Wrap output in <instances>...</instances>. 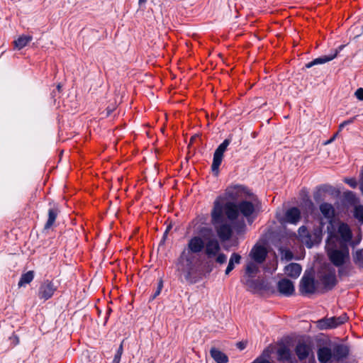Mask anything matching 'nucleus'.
I'll return each mask as SVG.
<instances>
[{"mask_svg":"<svg viewBox=\"0 0 363 363\" xmlns=\"http://www.w3.org/2000/svg\"><path fill=\"white\" fill-rule=\"evenodd\" d=\"M240 260H241V256L239 254L233 253L229 259L228 264L225 269V274L226 275L229 274L230 272L231 271H233V269H234L235 264H239L240 262Z\"/></svg>","mask_w":363,"mask_h":363,"instance_id":"a878e982","label":"nucleus"},{"mask_svg":"<svg viewBox=\"0 0 363 363\" xmlns=\"http://www.w3.org/2000/svg\"><path fill=\"white\" fill-rule=\"evenodd\" d=\"M338 233L340 235V238H339L337 235H335L339 241H335V244L337 245H341V242L344 246H347L346 243L349 241H350L352 238V233L349 228V227L345 224H341L339 226L338 228Z\"/></svg>","mask_w":363,"mask_h":363,"instance_id":"dca6fc26","label":"nucleus"},{"mask_svg":"<svg viewBox=\"0 0 363 363\" xmlns=\"http://www.w3.org/2000/svg\"><path fill=\"white\" fill-rule=\"evenodd\" d=\"M301 271V266L298 263H290L284 269V274L294 279L300 276Z\"/></svg>","mask_w":363,"mask_h":363,"instance_id":"a211bd4d","label":"nucleus"},{"mask_svg":"<svg viewBox=\"0 0 363 363\" xmlns=\"http://www.w3.org/2000/svg\"><path fill=\"white\" fill-rule=\"evenodd\" d=\"M218 236L222 241L228 240L232 235L231 225L224 220L218 224L214 225Z\"/></svg>","mask_w":363,"mask_h":363,"instance_id":"f8f14e48","label":"nucleus"},{"mask_svg":"<svg viewBox=\"0 0 363 363\" xmlns=\"http://www.w3.org/2000/svg\"><path fill=\"white\" fill-rule=\"evenodd\" d=\"M223 213L230 220H236L239 216L238 205L230 201H225V198L218 197L211 211V222L213 225L220 223L224 220Z\"/></svg>","mask_w":363,"mask_h":363,"instance_id":"f03ea898","label":"nucleus"},{"mask_svg":"<svg viewBox=\"0 0 363 363\" xmlns=\"http://www.w3.org/2000/svg\"><path fill=\"white\" fill-rule=\"evenodd\" d=\"M354 262L360 267H363V249L356 252L354 256Z\"/></svg>","mask_w":363,"mask_h":363,"instance_id":"7c9ffc66","label":"nucleus"},{"mask_svg":"<svg viewBox=\"0 0 363 363\" xmlns=\"http://www.w3.org/2000/svg\"><path fill=\"white\" fill-rule=\"evenodd\" d=\"M354 216L359 222L363 223V206H357L354 209Z\"/></svg>","mask_w":363,"mask_h":363,"instance_id":"473e14b6","label":"nucleus"},{"mask_svg":"<svg viewBox=\"0 0 363 363\" xmlns=\"http://www.w3.org/2000/svg\"><path fill=\"white\" fill-rule=\"evenodd\" d=\"M360 189L363 193V174H362L361 179H360Z\"/></svg>","mask_w":363,"mask_h":363,"instance_id":"49530a36","label":"nucleus"},{"mask_svg":"<svg viewBox=\"0 0 363 363\" xmlns=\"http://www.w3.org/2000/svg\"><path fill=\"white\" fill-rule=\"evenodd\" d=\"M32 39L33 38L31 35H20L13 41L14 48L21 50L25 48L32 40Z\"/></svg>","mask_w":363,"mask_h":363,"instance_id":"393cba45","label":"nucleus"},{"mask_svg":"<svg viewBox=\"0 0 363 363\" xmlns=\"http://www.w3.org/2000/svg\"><path fill=\"white\" fill-rule=\"evenodd\" d=\"M277 287L279 293L285 296H290L295 291L294 283L286 278L280 279L277 284Z\"/></svg>","mask_w":363,"mask_h":363,"instance_id":"9b49d317","label":"nucleus"},{"mask_svg":"<svg viewBox=\"0 0 363 363\" xmlns=\"http://www.w3.org/2000/svg\"><path fill=\"white\" fill-rule=\"evenodd\" d=\"M122 354H123V342L120 345L119 348L117 351V353L116 354V355L114 357L113 363H119Z\"/></svg>","mask_w":363,"mask_h":363,"instance_id":"f704fd0d","label":"nucleus"},{"mask_svg":"<svg viewBox=\"0 0 363 363\" xmlns=\"http://www.w3.org/2000/svg\"><path fill=\"white\" fill-rule=\"evenodd\" d=\"M345 182L352 188H355L357 186V182L354 178H346Z\"/></svg>","mask_w":363,"mask_h":363,"instance_id":"e433bc0d","label":"nucleus"},{"mask_svg":"<svg viewBox=\"0 0 363 363\" xmlns=\"http://www.w3.org/2000/svg\"><path fill=\"white\" fill-rule=\"evenodd\" d=\"M220 250V245L218 241L212 238L210 239L206 244V254L211 257L213 256H216L218 251Z\"/></svg>","mask_w":363,"mask_h":363,"instance_id":"aec40b11","label":"nucleus"},{"mask_svg":"<svg viewBox=\"0 0 363 363\" xmlns=\"http://www.w3.org/2000/svg\"><path fill=\"white\" fill-rule=\"evenodd\" d=\"M320 211L323 216L328 219H332L335 216L334 207L330 203H323L320 205Z\"/></svg>","mask_w":363,"mask_h":363,"instance_id":"5701e85b","label":"nucleus"},{"mask_svg":"<svg viewBox=\"0 0 363 363\" xmlns=\"http://www.w3.org/2000/svg\"><path fill=\"white\" fill-rule=\"evenodd\" d=\"M245 193V189L241 186H238L228 188L224 195L220 197L225 198V201H230L235 203L236 201L243 197Z\"/></svg>","mask_w":363,"mask_h":363,"instance_id":"6e6552de","label":"nucleus"},{"mask_svg":"<svg viewBox=\"0 0 363 363\" xmlns=\"http://www.w3.org/2000/svg\"><path fill=\"white\" fill-rule=\"evenodd\" d=\"M334 138H331L330 140H328L327 141L323 142L322 145H326L330 144L333 141Z\"/></svg>","mask_w":363,"mask_h":363,"instance_id":"79ce46f5","label":"nucleus"},{"mask_svg":"<svg viewBox=\"0 0 363 363\" xmlns=\"http://www.w3.org/2000/svg\"><path fill=\"white\" fill-rule=\"evenodd\" d=\"M317 355L321 363H328L335 360L333 350L328 347H320L318 350Z\"/></svg>","mask_w":363,"mask_h":363,"instance_id":"f3484780","label":"nucleus"},{"mask_svg":"<svg viewBox=\"0 0 363 363\" xmlns=\"http://www.w3.org/2000/svg\"><path fill=\"white\" fill-rule=\"evenodd\" d=\"M298 238L301 242L304 244L307 247L311 248L314 245L312 241V235L309 233L305 226H301L298 230Z\"/></svg>","mask_w":363,"mask_h":363,"instance_id":"6ab92c4d","label":"nucleus"},{"mask_svg":"<svg viewBox=\"0 0 363 363\" xmlns=\"http://www.w3.org/2000/svg\"><path fill=\"white\" fill-rule=\"evenodd\" d=\"M333 355L335 360H340L347 357L349 354V348L346 345H337L333 349Z\"/></svg>","mask_w":363,"mask_h":363,"instance_id":"4be33fe9","label":"nucleus"},{"mask_svg":"<svg viewBox=\"0 0 363 363\" xmlns=\"http://www.w3.org/2000/svg\"><path fill=\"white\" fill-rule=\"evenodd\" d=\"M235 230L238 234H243L245 231V224L241 223L240 225L235 226Z\"/></svg>","mask_w":363,"mask_h":363,"instance_id":"4c0bfd02","label":"nucleus"},{"mask_svg":"<svg viewBox=\"0 0 363 363\" xmlns=\"http://www.w3.org/2000/svg\"><path fill=\"white\" fill-rule=\"evenodd\" d=\"M335 241H339L338 238L335 234L329 233L325 248L331 263L337 267H340L350 259L349 249L342 243L341 245H337Z\"/></svg>","mask_w":363,"mask_h":363,"instance_id":"7ed1b4c3","label":"nucleus"},{"mask_svg":"<svg viewBox=\"0 0 363 363\" xmlns=\"http://www.w3.org/2000/svg\"><path fill=\"white\" fill-rule=\"evenodd\" d=\"M56 290L57 286L54 283L48 280L45 281L39 288L38 296L40 299L46 301L53 296Z\"/></svg>","mask_w":363,"mask_h":363,"instance_id":"9d476101","label":"nucleus"},{"mask_svg":"<svg viewBox=\"0 0 363 363\" xmlns=\"http://www.w3.org/2000/svg\"><path fill=\"white\" fill-rule=\"evenodd\" d=\"M204 242L199 237L192 238L188 243L187 250H184L178 260V270L184 274L185 279H191L194 272L196 256L195 253L200 252L204 247Z\"/></svg>","mask_w":363,"mask_h":363,"instance_id":"f257e3e1","label":"nucleus"},{"mask_svg":"<svg viewBox=\"0 0 363 363\" xmlns=\"http://www.w3.org/2000/svg\"><path fill=\"white\" fill-rule=\"evenodd\" d=\"M296 354L300 360H303L308 357L313 359V352L310 345L304 342H299L295 349Z\"/></svg>","mask_w":363,"mask_h":363,"instance_id":"2eb2a0df","label":"nucleus"},{"mask_svg":"<svg viewBox=\"0 0 363 363\" xmlns=\"http://www.w3.org/2000/svg\"><path fill=\"white\" fill-rule=\"evenodd\" d=\"M210 354L217 363H227L228 361L227 355L215 347L211 349Z\"/></svg>","mask_w":363,"mask_h":363,"instance_id":"b1692460","label":"nucleus"},{"mask_svg":"<svg viewBox=\"0 0 363 363\" xmlns=\"http://www.w3.org/2000/svg\"><path fill=\"white\" fill-rule=\"evenodd\" d=\"M268 251L264 245L257 243L250 251L246 259L245 274L255 277L259 272V267L267 258Z\"/></svg>","mask_w":363,"mask_h":363,"instance_id":"20e7f679","label":"nucleus"},{"mask_svg":"<svg viewBox=\"0 0 363 363\" xmlns=\"http://www.w3.org/2000/svg\"><path fill=\"white\" fill-rule=\"evenodd\" d=\"M344 47H345V45H340L333 53H331V54H330L328 55H324V56H321L320 57L315 58L313 61L307 63L305 65L306 68H311L313 66H315V65H320V64H324L325 62H330V61L333 60V59H335L337 57L338 52L340 51H341L343 49Z\"/></svg>","mask_w":363,"mask_h":363,"instance_id":"4468645a","label":"nucleus"},{"mask_svg":"<svg viewBox=\"0 0 363 363\" xmlns=\"http://www.w3.org/2000/svg\"><path fill=\"white\" fill-rule=\"evenodd\" d=\"M171 228H172L171 225L167 226V229H166V230L164 232V239H165V238L167 237V235L169 230L171 229Z\"/></svg>","mask_w":363,"mask_h":363,"instance_id":"a18cd8bd","label":"nucleus"},{"mask_svg":"<svg viewBox=\"0 0 363 363\" xmlns=\"http://www.w3.org/2000/svg\"><path fill=\"white\" fill-rule=\"evenodd\" d=\"M301 211L296 207H291L286 211L284 216L279 219L281 223L297 224L301 220Z\"/></svg>","mask_w":363,"mask_h":363,"instance_id":"1a4fd4ad","label":"nucleus"},{"mask_svg":"<svg viewBox=\"0 0 363 363\" xmlns=\"http://www.w3.org/2000/svg\"><path fill=\"white\" fill-rule=\"evenodd\" d=\"M238 210L245 217L248 218L255 211V206L247 201H242L238 204Z\"/></svg>","mask_w":363,"mask_h":363,"instance_id":"412c9836","label":"nucleus"},{"mask_svg":"<svg viewBox=\"0 0 363 363\" xmlns=\"http://www.w3.org/2000/svg\"><path fill=\"white\" fill-rule=\"evenodd\" d=\"M318 283L325 290H330L337 284L335 269L330 264L323 265L318 273Z\"/></svg>","mask_w":363,"mask_h":363,"instance_id":"39448f33","label":"nucleus"},{"mask_svg":"<svg viewBox=\"0 0 363 363\" xmlns=\"http://www.w3.org/2000/svg\"><path fill=\"white\" fill-rule=\"evenodd\" d=\"M236 345H237L238 348H239L240 350H243L246 347V342H238L236 344Z\"/></svg>","mask_w":363,"mask_h":363,"instance_id":"a19ab883","label":"nucleus"},{"mask_svg":"<svg viewBox=\"0 0 363 363\" xmlns=\"http://www.w3.org/2000/svg\"><path fill=\"white\" fill-rule=\"evenodd\" d=\"M346 315L332 317L320 320L317 322V326L320 330L335 328L347 321Z\"/></svg>","mask_w":363,"mask_h":363,"instance_id":"0eeeda50","label":"nucleus"},{"mask_svg":"<svg viewBox=\"0 0 363 363\" xmlns=\"http://www.w3.org/2000/svg\"><path fill=\"white\" fill-rule=\"evenodd\" d=\"M33 278H34L33 271H28L26 274H22V276L18 281V286L19 287H21L26 284H29L33 281Z\"/></svg>","mask_w":363,"mask_h":363,"instance_id":"bb28decb","label":"nucleus"},{"mask_svg":"<svg viewBox=\"0 0 363 363\" xmlns=\"http://www.w3.org/2000/svg\"><path fill=\"white\" fill-rule=\"evenodd\" d=\"M355 96L360 101H363V88H359L354 93Z\"/></svg>","mask_w":363,"mask_h":363,"instance_id":"58836bf2","label":"nucleus"},{"mask_svg":"<svg viewBox=\"0 0 363 363\" xmlns=\"http://www.w3.org/2000/svg\"><path fill=\"white\" fill-rule=\"evenodd\" d=\"M192 143V139L190 141V143L189 144V146Z\"/></svg>","mask_w":363,"mask_h":363,"instance_id":"3c124183","label":"nucleus"},{"mask_svg":"<svg viewBox=\"0 0 363 363\" xmlns=\"http://www.w3.org/2000/svg\"><path fill=\"white\" fill-rule=\"evenodd\" d=\"M278 359L281 361L289 360L291 357V352L289 349L286 347L279 348L277 351Z\"/></svg>","mask_w":363,"mask_h":363,"instance_id":"c85d7f7f","label":"nucleus"},{"mask_svg":"<svg viewBox=\"0 0 363 363\" xmlns=\"http://www.w3.org/2000/svg\"><path fill=\"white\" fill-rule=\"evenodd\" d=\"M315 286L313 277L304 275L300 283V291L302 294H311L315 291Z\"/></svg>","mask_w":363,"mask_h":363,"instance_id":"ddd939ff","label":"nucleus"},{"mask_svg":"<svg viewBox=\"0 0 363 363\" xmlns=\"http://www.w3.org/2000/svg\"><path fill=\"white\" fill-rule=\"evenodd\" d=\"M314 199H315V200H318V194H315L314 195Z\"/></svg>","mask_w":363,"mask_h":363,"instance_id":"8fccbe9b","label":"nucleus"},{"mask_svg":"<svg viewBox=\"0 0 363 363\" xmlns=\"http://www.w3.org/2000/svg\"><path fill=\"white\" fill-rule=\"evenodd\" d=\"M162 286H163V281H162V280H160L158 286H157V289L154 294V298H155L157 296H158L160 294Z\"/></svg>","mask_w":363,"mask_h":363,"instance_id":"ea45409f","label":"nucleus"},{"mask_svg":"<svg viewBox=\"0 0 363 363\" xmlns=\"http://www.w3.org/2000/svg\"><path fill=\"white\" fill-rule=\"evenodd\" d=\"M252 284H253V281L250 279H248L246 281V285L248 286L249 287H251Z\"/></svg>","mask_w":363,"mask_h":363,"instance_id":"de8ad7c7","label":"nucleus"},{"mask_svg":"<svg viewBox=\"0 0 363 363\" xmlns=\"http://www.w3.org/2000/svg\"><path fill=\"white\" fill-rule=\"evenodd\" d=\"M146 1H147V0H139V4H145Z\"/></svg>","mask_w":363,"mask_h":363,"instance_id":"09e8293b","label":"nucleus"},{"mask_svg":"<svg viewBox=\"0 0 363 363\" xmlns=\"http://www.w3.org/2000/svg\"><path fill=\"white\" fill-rule=\"evenodd\" d=\"M226 260H227V257L223 253L219 254L216 259V262H218L220 264H224L226 262Z\"/></svg>","mask_w":363,"mask_h":363,"instance_id":"c9c22d12","label":"nucleus"},{"mask_svg":"<svg viewBox=\"0 0 363 363\" xmlns=\"http://www.w3.org/2000/svg\"><path fill=\"white\" fill-rule=\"evenodd\" d=\"M281 257L282 259L289 261L294 258V255L289 250L283 249L281 250Z\"/></svg>","mask_w":363,"mask_h":363,"instance_id":"72a5a7b5","label":"nucleus"},{"mask_svg":"<svg viewBox=\"0 0 363 363\" xmlns=\"http://www.w3.org/2000/svg\"><path fill=\"white\" fill-rule=\"evenodd\" d=\"M346 196L348 198V199H353L354 197V195L352 192L351 191H348L346 193Z\"/></svg>","mask_w":363,"mask_h":363,"instance_id":"37998d69","label":"nucleus"},{"mask_svg":"<svg viewBox=\"0 0 363 363\" xmlns=\"http://www.w3.org/2000/svg\"><path fill=\"white\" fill-rule=\"evenodd\" d=\"M59 211L56 209H50L48 212V220L45 225V229L50 228L54 223Z\"/></svg>","mask_w":363,"mask_h":363,"instance_id":"cd10ccee","label":"nucleus"},{"mask_svg":"<svg viewBox=\"0 0 363 363\" xmlns=\"http://www.w3.org/2000/svg\"><path fill=\"white\" fill-rule=\"evenodd\" d=\"M230 140L225 139L216 150L213 155V160L211 169L215 175H218L219 172V167L222 162L223 154L228 146L230 145Z\"/></svg>","mask_w":363,"mask_h":363,"instance_id":"423d86ee","label":"nucleus"},{"mask_svg":"<svg viewBox=\"0 0 363 363\" xmlns=\"http://www.w3.org/2000/svg\"><path fill=\"white\" fill-rule=\"evenodd\" d=\"M322 239V230L320 228H318L314 230L313 234L312 235V241L314 242L315 244H318Z\"/></svg>","mask_w":363,"mask_h":363,"instance_id":"2f4dec72","label":"nucleus"},{"mask_svg":"<svg viewBox=\"0 0 363 363\" xmlns=\"http://www.w3.org/2000/svg\"><path fill=\"white\" fill-rule=\"evenodd\" d=\"M350 123H352V121H347L343 122L342 123H341L340 125V130H341L345 125H347V124H349Z\"/></svg>","mask_w":363,"mask_h":363,"instance_id":"c03bdc74","label":"nucleus"},{"mask_svg":"<svg viewBox=\"0 0 363 363\" xmlns=\"http://www.w3.org/2000/svg\"><path fill=\"white\" fill-rule=\"evenodd\" d=\"M269 351L266 350L263 352L262 354L257 357L254 362L252 363H271L266 358L269 357Z\"/></svg>","mask_w":363,"mask_h":363,"instance_id":"c756f323","label":"nucleus"}]
</instances>
